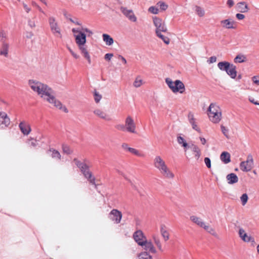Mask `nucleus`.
I'll return each instance as SVG.
<instances>
[{"mask_svg":"<svg viewBox=\"0 0 259 259\" xmlns=\"http://www.w3.org/2000/svg\"><path fill=\"white\" fill-rule=\"evenodd\" d=\"M138 259H152V257L147 252H143L138 255Z\"/></svg>","mask_w":259,"mask_h":259,"instance_id":"nucleus-41","label":"nucleus"},{"mask_svg":"<svg viewBox=\"0 0 259 259\" xmlns=\"http://www.w3.org/2000/svg\"><path fill=\"white\" fill-rule=\"evenodd\" d=\"M94 113L96 116L106 121H109L111 120L110 115L101 109H96L94 111Z\"/></svg>","mask_w":259,"mask_h":259,"instance_id":"nucleus-15","label":"nucleus"},{"mask_svg":"<svg viewBox=\"0 0 259 259\" xmlns=\"http://www.w3.org/2000/svg\"><path fill=\"white\" fill-rule=\"evenodd\" d=\"M152 238L155 244L157 246L159 250L160 251H162V245L159 237L155 235H153L152 236Z\"/></svg>","mask_w":259,"mask_h":259,"instance_id":"nucleus-35","label":"nucleus"},{"mask_svg":"<svg viewBox=\"0 0 259 259\" xmlns=\"http://www.w3.org/2000/svg\"><path fill=\"white\" fill-rule=\"evenodd\" d=\"M75 24L79 25L78 27L72 29L75 44L82 56L87 60L89 64H91V58L86 43L87 37L91 36L93 34V32L90 29L82 26L78 22H76Z\"/></svg>","mask_w":259,"mask_h":259,"instance_id":"nucleus-2","label":"nucleus"},{"mask_svg":"<svg viewBox=\"0 0 259 259\" xmlns=\"http://www.w3.org/2000/svg\"><path fill=\"white\" fill-rule=\"evenodd\" d=\"M120 11L131 22H136L137 21V18L133 10L128 9L125 7H121Z\"/></svg>","mask_w":259,"mask_h":259,"instance_id":"nucleus-14","label":"nucleus"},{"mask_svg":"<svg viewBox=\"0 0 259 259\" xmlns=\"http://www.w3.org/2000/svg\"><path fill=\"white\" fill-rule=\"evenodd\" d=\"M190 219L191 221L199 227L204 229L208 233L214 236L217 235L214 229L208 224L205 223L201 218L196 215H191L190 217Z\"/></svg>","mask_w":259,"mask_h":259,"instance_id":"nucleus-6","label":"nucleus"},{"mask_svg":"<svg viewBox=\"0 0 259 259\" xmlns=\"http://www.w3.org/2000/svg\"><path fill=\"white\" fill-rule=\"evenodd\" d=\"M102 36L103 40L106 45L111 46L113 44V39L109 35L107 34H103Z\"/></svg>","mask_w":259,"mask_h":259,"instance_id":"nucleus-32","label":"nucleus"},{"mask_svg":"<svg viewBox=\"0 0 259 259\" xmlns=\"http://www.w3.org/2000/svg\"><path fill=\"white\" fill-rule=\"evenodd\" d=\"M226 73L231 78L235 79L237 76L236 67L233 64H231Z\"/></svg>","mask_w":259,"mask_h":259,"instance_id":"nucleus-23","label":"nucleus"},{"mask_svg":"<svg viewBox=\"0 0 259 259\" xmlns=\"http://www.w3.org/2000/svg\"><path fill=\"white\" fill-rule=\"evenodd\" d=\"M144 83L142 77L140 76H137L133 82V85L135 88H139Z\"/></svg>","mask_w":259,"mask_h":259,"instance_id":"nucleus-36","label":"nucleus"},{"mask_svg":"<svg viewBox=\"0 0 259 259\" xmlns=\"http://www.w3.org/2000/svg\"><path fill=\"white\" fill-rule=\"evenodd\" d=\"M122 213L116 209H112L109 213V219L116 224H119L122 219Z\"/></svg>","mask_w":259,"mask_h":259,"instance_id":"nucleus-13","label":"nucleus"},{"mask_svg":"<svg viewBox=\"0 0 259 259\" xmlns=\"http://www.w3.org/2000/svg\"><path fill=\"white\" fill-rule=\"evenodd\" d=\"M129 152L139 157H145V154L143 153V152H142L141 151L139 150L136 149L134 148L131 147V149H130Z\"/></svg>","mask_w":259,"mask_h":259,"instance_id":"nucleus-34","label":"nucleus"},{"mask_svg":"<svg viewBox=\"0 0 259 259\" xmlns=\"http://www.w3.org/2000/svg\"><path fill=\"white\" fill-rule=\"evenodd\" d=\"M31 145H32V146H34V147L36 145V141H31Z\"/></svg>","mask_w":259,"mask_h":259,"instance_id":"nucleus-61","label":"nucleus"},{"mask_svg":"<svg viewBox=\"0 0 259 259\" xmlns=\"http://www.w3.org/2000/svg\"><path fill=\"white\" fill-rule=\"evenodd\" d=\"M221 25L226 29H234L235 28V22L231 19H225L220 21Z\"/></svg>","mask_w":259,"mask_h":259,"instance_id":"nucleus-19","label":"nucleus"},{"mask_svg":"<svg viewBox=\"0 0 259 259\" xmlns=\"http://www.w3.org/2000/svg\"><path fill=\"white\" fill-rule=\"evenodd\" d=\"M93 95L95 103L97 104L99 103L102 99V95L99 91L95 90L93 92Z\"/></svg>","mask_w":259,"mask_h":259,"instance_id":"nucleus-33","label":"nucleus"},{"mask_svg":"<svg viewBox=\"0 0 259 259\" xmlns=\"http://www.w3.org/2000/svg\"><path fill=\"white\" fill-rule=\"evenodd\" d=\"M148 12L153 14H158L159 13V10L156 6H151L148 8Z\"/></svg>","mask_w":259,"mask_h":259,"instance_id":"nucleus-42","label":"nucleus"},{"mask_svg":"<svg viewBox=\"0 0 259 259\" xmlns=\"http://www.w3.org/2000/svg\"><path fill=\"white\" fill-rule=\"evenodd\" d=\"M133 237L135 241L139 245L142 244L144 241L146 239V237L144 235L143 232L141 230L136 231L133 235Z\"/></svg>","mask_w":259,"mask_h":259,"instance_id":"nucleus-16","label":"nucleus"},{"mask_svg":"<svg viewBox=\"0 0 259 259\" xmlns=\"http://www.w3.org/2000/svg\"><path fill=\"white\" fill-rule=\"evenodd\" d=\"M113 56V54L112 53H108L105 55L104 59L107 61H110Z\"/></svg>","mask_w":259,"mask_h":259,"instance_id":"nucleus-51","label":"nucleus"},{"mask_svg":"<svg viewBox=\"0 0 259 259\" xmlns=\"http://www.w3.org/2000/svg\"><path fill=\"white\" fill-rule=\"evenodd\" d=\"M217 61V57L215 56H212L209 58L207 61L208 64H212L215 63Z\"/></svg>","mask_w":259,"mask_h":259,"instance_id":"nucleus-50","label":"nucleus"},{"mask_svg":"<svg viewBox=\"0 0 259 259\" xmlns=\"http://www.w3.org/2000/svg\"><path fill=\"white\" fill-rule=\"evenodd\" d=\"M10 124V119L6 113L0 112V125H3L7 126Z\"/></svg>","mask_w":259,"mask_h":259,"instance_id":"nucleus-25","label":"nucleus"},{"mask_svg":"<svg viewBox=\"0 0 259 259\" xmlns=\"http://www.w3.org/2000/svg\"><path fill=\"white\" fill-rule=\"evenodd\" d=\"M19 126L21 132L25 135H28L31 131L30 125L25 121L21 122Z\"/></svg>","mask_w":259,"mask_h":259,"instance_id":"nucleus-21","label":"nucleus"},{"mask_svg":"<svg viewBox=\"0 0 259 259\" xmlns=\"http://www.w3.org/2000/svg\"><path fill=\"white\" fill-rule=\"evenodd\" d=\"M220 159L225 164H228L231 161L230 154L226 151L223 152L220 155Z\"/></svg>","mask_w":259,"mask_h":259,"instance_id":"nucleus-26","label":"nucleus"},{"mask_svg":"<svg viewBox=\"0 0 259 259\" xmlns=\"http://www.w3.org/2000/svg\"><path fill=\"white\" fill-rule=\"evenodd\" d=\"M140 246H142L145 250L149 251L152 253H154L156 252V250L152 242L150 240H147V239L144 241L142 244L140 245Z\"/></svg>","mask_w":259,"mask_h":259,"instance_id":"nucleus-18","label":"nucleus"},{"mask_svg":"<svg viewBox=\"0 0 259 259\" xmlns=\"http://www.w3.org/2000/svg\"><path fill=\"white\" fill-rule=\"evenodd\" d=\"M240 169L243 172L250 171L254 167V160L251 154L247 156L246 160L242 161L239 165Z\"/></svg>","mask_w":259,"mask_h":259,"instance_id":"nucleus-8","label":"nucleus"},{"mask_svg":"<svg viewBox=\"0 0 259 259\" xmlns=\"http://www.w3.org/2000/svg\"><path fill=\"white\" fill-rule=\"evenodd\" d=\"M125 127L127 132L131 133H136V125L134 119L130 115L127 116L125 119Z\"/></svg>","mask_w":259,"mask_h":259,"instance_id":"nucleus-11","label":"nucleus"},{"mask_svg":"<svg viewBox=\"0 0 259 259\" xmlns=\"http://www.w3.org/2000/svg\"><path fill=\"white\" fill-rule=\"evenodd\" d=\"M248 200V197L247 194L244 193L241 195L240 197V200L241 202V204L243 206H244L246 203L247 202Z\"/></svg>","mask_w":259,"mask_h":259,"instance_id":"nucleus-43","label":"nucleus"},{"mask_svg":"<svg viewBox=\"0 0 259 259\" xmlns=\"http://www.w3.org/2000/svg\"><path fill=\"white\" fill-rule=\"evenodd\" d=\"M42 3H43L44 4H45V5H47V3H46V0H40Z\"/></svg>","mask_w":259,"mask_h":259,"instance_id":"nucleus-63","label":"nucleus"},{"mask_svg":"<svg viewBox=\"0 0 259 259\" xmlns=\"http://www.w3.org/2000/svg\"><path fill=\"white\" fill-rule=\"evenodd\" d=\"M62 149L64 153L69 154L71 153V150L70 148L67 145H63L62 147Z\"/></svg>","mask_w":259,"mask_h":259,"instance_id":"nucleus-48","label":"nucleus"},{"mask_svg":"<svg viewBox=\"0 0 259 259\" xmlns=\"http://www.w3.org/2000/svg\"><path fill=\"white\" fill-rule=\"evenodd\" d=\"M220 127H221V131L222 134L224 135V136L227 139H229L230 138L229 128L228 127L224 126V125H221Z\"/></svg>","mask_w":259,"mask_h":259,"instance_id":"nucleus-37","label":"nucleus"},{"mask_svg":"<svg viewBox=\"0 0 259 259\" xmlns=\"http://www.w3.org/2000/svg\"><path fill=\"white\" fill-rule=\"evenodd\" d=\"M227 5L230 7H231L234 5V2L232 0H228L227 1Z\"/></svg>","mask_w":259,"mask_h":259,"instance_id":"nucleus-58","label":"nucleus"},{"mask_svg":"<svg viewBox=\"0 0 259 259\" xmlns=\"http://www.w3.org/2000/svg\"><path fill=\"white\" fill-rule=\"evenodd\" d=\"M240 239L246 243H250L254 246L256 244L254 237L251 234L247 233L243 228H239L238 231Z\"/></svg>","mask_w":259,"mask_h":259,"instance_id":"nucleus-7","label":"nucleus"},{"mask_svg":"<svg viewBox=\"0 0 259 259\" xmlns=\"http://www.w3.org/2000/svg\"><path fill=\"white\" fill-rule=\"evenodd\" d=\"M28 84L30 88L44 100L65 112H68L66 107L56 98L54 91L47 84L34 79L29 80Z\"/></svg>","mask_w":259,"mask_h":259,"instance_id":"nucleus-1","label":"nucleus"},{"mask_svg":"<svg viewBox=\"0 0 259 259\" xmlns=\"http://www.w3.org/2000/svg\"><path fill=\"white\" fill-rule=\"evenodd\" d=\"M204 162L206 165V166L210 168L211 167V161L210 159L208 157H205L204 158Z\"/></svg>","mask_w":259,"mask_h":259,"instance_id":"nucleus-49","label":"nucleus"},{"mask_svg":"<svg viewBox=\"0 0 259 259\" xmlns=\"http://www.w3.org/2000/svg\"><path fill=\"white\" fill-rule=\"evenodd\" d=\"M49 22L52 32L56 36L61 37L60 29L58 25L55 18L53 17H50L49 19Z\"/></svg>","mask_w":259,"mask_h":259,"instance_id":"nucleus-12","label":"nucleus"},{"mask_svg":"<svg viewBox=\"0 0 259 259\" xmlns=\"http://www.w3.org/2000/svg\"><path fill=\"white\" fill-rule=\"evenodd\" d=\"M236 9L240 13H247L249 8L248 4L245 2L238 3L236 5Z\"/></svg>","mask_w":259,"mask_h":259,"instance_id":"nucleus-20","label":"nucleus"},{"mask_svg":"<svg viewBox=\"0 0 259 259\" xmlns=\"http://www.w3.org/2000/svg\"><path fill=\"white\" fill-rule=\"evenodd\" d=\"M227 182L230 185L236 184L238 182V178L234 173H231L226 176Z\"/></svg>","mask_w":259,"mask_h":259,"instance_id":"nucleus-24","label":"nucleus"},{"mask_svg":"<svg viewBox=\"0 0 259 259\" xmlns=\"http://www.w3.org/2000/svg\"><path fill=\"white\" fill-rule=\"evenodd\" d=\"M156 35L157 37H158L159 38L161 39L165 44L168 45L169 44V42H170L169 38L168 37H167V36H165L163 35H162L161 34V32L156 33Z\"/></svg>","mask_w":259,"mask_h":259,"instance_id":"nucleus-40","label":"nucleus"},{"mask_svg":"<svg viewBox=\"0 0 259 259\" xmlns=\"http://www.w3.org/2000/svg\"><path fill=\"white\" fill-rule=\"evenodd\" d=\"M156 5L158 7H159V9L161 11L166 10L168 7V5L163 1L158 2Z\"/></svg>","mask_w":259,"mask_h":259,"instance_id":"nucleus-38","label":"nucleus"},{"mask_svg":"<svg viewBox=\"0 0 259 259\" xmlns=\"http://www.w3.org/2000/svg\"><path fill=\"white\" fill-rule=\"evenodd\" d=\"M119 58L121 59L122 63L124 64H126V59L122 56H119Z\"/></svg>","mask_w":259,"mask_h":259,"instance_id":"nucleus-59","label":"nucleus"},{"mask_svg":"<svg viewBox=\"0 0 259 259\" xmlns=\"http://www.w3.org/2000/svg\"><path fill=\"white\" fill-rule=\"evenodd\" d=\"M195 11L196 14L200 17H203L205 15L204 10L199 6H196L195 8Z\"/></svg>","mask_w":259,"mask_h":259,"instance_id":"nucleus-39","label":"nucleus"},{"mask_svg":"<svg viewBox=\"0 0 259 259\" xmlns=\"http://www.w3.org/2000/svg\"><path fill=\"white\" fill-rule=\"evenodd\" d=\"M153 24L155 27V33L159 32H166L167 30L164 21L160 18L154 16L152 17Z\"/></svg>","mask_w":259,"mask_h":259,"instance_id":"nucleus-9","label":"nucleus"},{"mask_svg":"<svg viewBox=\"0 0 259 259\" xmlns=\"http://www.w3.org/2000/svg\"><path fill=\"white\" fill-rule=\"evenodd\" d=\"M177 142L179 145H181L182 147L184 148L185 152L187 151L188 148H190V146H188L186 141L181 136H178L177 137Z\"/></svg>","mask_w":259,"mask_h":259,"instance_id":"nucleus-29","label":"nucleus"},{"mask_svg":"<svg viewBox=\"0 0 259 259\" xmlns=\"http://www.w3.org/2000/svg\"><path fill=\"white\" fill-rule=\"evenodd\" d=\"M249 101L251 103H253V104H254L255 105H259V102L255 101L254 99L253 98H249Z\"/></svg>","mask_w":259,"mask_h":259,"instance_id":"nucleus-56","label":"nucleus"},{"mask_svg":"<svg viewBox=\"0 0 259 259\" xmlns=\"http://www.w3.org/2000/svg\"><path fill=\"white\" fill-rule=\"evenodd\" d=\"M37 7L38 8V9H39V10L40 11H41V8H40L39 7H38V6H37Z\"/></svg>","mask_w":259,"mask_h":259,"instance_id":"nucleus-64","label":"nucleus"},{"mask_svg":"<svg viewBox=\"0 0 259 259\" xmlns=\"http://www.w3.org/2000/svg\"><path fill=\"white\" fill-rule=\"evenodd\" d=\"M252 83L256 85H259V75H255L251 77Z\"/></svg>","mask_w":259,"mask_h":259,"instance_id":"nucleus-45","label":"nucleus"},{"mask_svg":"<svg viewBox=\"0 0 259 259\" xmlns=\"http://www.w3.org/2000/svg\"><path fill=\"white\" fill-rule=\"evenodd\" d=\"M7 37V33L4 30L0 31V40L2 41L6 39Z\"/></svg>","mask_w":259,"mask_h":259,"instance_id":"nucleus-47","label":"nucleus"},{"mask_svg":"<svg viewBox=\"0 0 259 259\" xmlns=\"http://www.w3.org/2000/svg\"><path fill=\"white\" fill-rule=\"evenodd\" d=\"M165 82L174 93L183 94L185 91V85L180 80L177 79L173 81L170 78H166Z\"/></svg>","mask_w":259,"mask_h":259,"instance_id":"nucleus-5","label":"nucleus"},{"mask_svg":"<svg viewBox=\"0 0 259 259\" xmlns=\"http://www.w3.org/2000/svg\"><path fill=\"white\" fill-rule=\"evenodd\" d=\"M199 139L202 145H205L206 144L207 141L204 138L200 137Z\"/></svg>","mask_w":259,"mask_h":259,"instance_id":"nucleus-55","label":"nucleus"},{"mask_svg":"<svg viewBox=\"0 0 259 259\" xmlns=\"http://www.w3.org/2000/svg\"><path fill=\"white\" fill-rule=\"evenodd\" d=\"M78 166L80 168L81 171L83 174L84 177L88 179L90 182L92 184H95V179L92 176V173L89 170L88 166L86 164L80 163L78 164Z\"/></svg>","mask_w":259,"mask_h":259,"instance_id":"nucleus-10","label":"nucleus"},{"mask_svg":"<svg viewBox=\"0 0 259 259\" xmlns=\"http://www.w3.org/2000/svg\"><path fill=\"white\" fill-rule=\"evenodd\" d=\"M190 148L192 149V151L194 153L195 158L198 160L201 156V150L199 147L195 144H192L190 146Z\"/></svg>","mask_w":259,"mask_h":259,"instance_id":"nucleus-27","label":"nucleus"},{"mask_svg":"<svg viewBox=\"0 0 259 259\" xmlns=\"http://www.w3.org/2000/svg\"><path fill=\"white\" fill-rule=\"evenodd\" d=\"M230 64L231 63L228 62L223 61L218 64V67L221 70L225 71L226 72L228 67H230Z\"/></svg>","mask_w":259,"mask_h":259,"instance_id":"nucleus-31","label":"nucleus"},{"mask_svg":"<svg viewBox=\"0 0 259 259\" xmlns=\"http://www.w3.org/2000/svg\"><path fill=\"white\" fill-rule=\"evenodd\" d=\"M236 17L237 18V19L241 20H243L245 18V16L243 14L238 13L236 15Z\"/></svg>","mask_w":259,"mask_h":259,"instance_id":"nucleus-54","label":"nucleus"},{"mask_svg":"<svg viewBox=\"0 0 259 259\" xmlns=\"http://www.w3.org/2000/svg\"><path fill=\"white\" fill-rule=\"evenodd\" d=\"M117 128L118 129V130H124L125 127V125H119L117 126Z\"/></svg>","mask_w":259,"mask_h":259,"instance_id":"nucleus-60","label":"nucleus"},{"mask_svg":"<svg viewBox=\"0 0 259 259\" xmlns=\"http://www.w3.org/2000/svg\"><path fill=\"white\" fill-rule=\"evenodd\" d=\"M188 119L189 122L190 123L192 126V128L197 131H199V128L198 127L196 122H195V119L194 118V115L192 113H189Z\"/></svg>","mask_w":259,"mask_h":259,"instance_id":"nucleus-28","label":"nucleus"},{"mask_svg":"<svg viewBox=\"0 0 259 259\" xmlns=\"http://www.w3.org/2000/svg\"><path fill=\"white\" fill-rule=\"evenodd\" d=\"M207 114L209 120L213 123H218L222 120V110L216 103H212L209 105L207 110Z\"/></svg>","mask_w":259,"mask_h":259,"instance_id":"nucleus-4","label":"nucleus"},{"mask_svg":"<svg viewBox=\"0 0 259 259\" xmlns=\"http://www.w3.org/2000/svg\"><path fill=\"white\" fill-rule=\"evenodd\" d=\"M247 57L245 55L238 54L234 59V62L236 63H241L246 62Z\"/></svg>","mask_w":259,"mask_h":259,"instance_id":"nucleus-30","label":"nucleus"},{"mask_svg":"<svg viewBox=\"0 0 259 259\" xmlns=\"http://www.w3.org/2000/svg\"><path fill=\"white\" fill-rule=\"evenodd\" d=\"M153 165L165 178L173 179L174 173L170 170L164 160L160 155H156L153 159Z\"/></svg>","mask_w":259,"mask_h":259,"instance_id":"nucleus-3","label":"nucleus"},{"mask_svg":"<svg viewBox=\"0 0 259 259\" xmlns=\"http://www.w3.org/2000/svg\"><path fill=\"white\" fill-rule=\"evenodd\" d=\"M10 49V45L9 43L5 40H3L0 47V55L6 57H8Z\"/></svg>","mask_w":259,"mask_h":259,"instance_id":"nucleus-17","label":"nucleus"},{"mask_svg":"<svg viewBox=\"0 0 259 259\" xmlns=\"http://www.w3.org/2000/svg\"><path fill=\"white\" fill-rule=\"evenodd\" d=\"M22 6L26 13H28L30 11L31 9L27 5V4L24 3H22Z\"/></svg>","mask_w":259,"mask_h":259,"instance_id":"nucleus-53","label":"nucleus"},{"mask_svg":"<svg viewBox=\"0 0 259 259\" xmlns=\"http://www.w3.org/2000/svg\"><path fill=\"white\" fill-rule=\"evenodd\" d=\"M28 25H29L30 26V27H31V28L34 27H35V26L34 21H31V20L29 21V22H28Z\"/></svg>","mask_w":259,"mask_h":259,"instance_id":"nucleus-57","label":"nucleus"},{"mask_svg":"<svg viewBox=\"0 0 259 259\" xmlns=\"http://www.w3.org/2000/svg\"><path fill=\"white\" fill-rule=\"evenodd\" d=\"M121 147L123 149L128 152L130 151V149L131 148V147H130L126 143H123L121 145Z\"/></svg>","mask_w":259,"mask_h":259,"instance_id":"nucleus-52","label":"nucleus"},{"mask_svg":"<svg viewBox=\"0 0 259 259\" xmlns=\"http://www.w3.org/2000/svg\"><path fill=\"white\" fill-rule=\"evenodd\" d=\"M69 52L72 55V56L76 59H79L80 56L79 55L75 53L70 48H67Z\"/></svg>","mask_w":259,"mask_h":259,"instance_id":"nucleus-46","label":"nucleus"},{"mask_svg":"<svg viewBox=\"0 0 259 259\" xmlns=\"http://www.w3.org/2000/svg\"><path fill=\"white\" fill-rule=\"evenodd\" d=\"M256 251L257 254L259 255V244L257 245L256 246Z\"/></svg>","mask_w":259,"mask_h":259,"instance_id":"nucleus-62","label":"nucleus"},{"mask_svg":"<svg viewBox=\"0 0 259 259\" xmlns=\"http://www.w3.org/2000/svg\"><path fill=\"white\" fill-rule=\"evenodd\" d=\"M51 151L52 152V156L53 158H57L58 159H60L61 155L58 151L53 150L52 151L51 150Z\"/></svg>","mask_w":259,"mask_h":259,"instance_id":"nucleus-44","label":"nucleus"},{"mask_svg":"<svg viewBox=\"0 0 259 259\" xmlns=\"http://www.w3.org/2000/svg\"><path fill=\"white\" fill-rule=\"evenodd\" d=\"M160 234L165 241L169 239V234L167 231L166 226L164 224H161L160 226Z\"/></svg>","mask_w":259,"mask_h":259,"instance_id":"nucleus-22","label":"nucleus"}]
</instances>
